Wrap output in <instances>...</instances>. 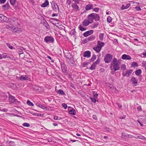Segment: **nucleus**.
I'll return each instance as SVG.
<instances>
[{
    "mask_svg": "<svg viewBox=\"0 0 146 146\" xmlns=\"http://www.w3.org/2000/svg\"><path fill=\"white\" fill-rule=\"evenodd\" d=\"M99 9L98 8H95L94 9V11L96 12H98Z\"/></svg>",
    "mask_w": 146,
    "mask_h": 146,
    "instance_id": "nucleus-50",
    "label": "nucleus"
},
{
    "mask_svg": "<svg viewBox=\"0 0 146 146\" xmlns=\"http://www.w3.org/2000/svg\"><path fill=\"white\" fill-rule=\"evenodd\" d=\"M62 106L65 109H66L67 107V105L65 103H63L62 104Z\"/></svg>",
    "mask_w": 146,
    "mask_h": 146,
    "instance_id": "nucleus-45",
    "label": "nucleus"
},
{
    "mask_svg": "<svg viewBox=\"0 0 146 146\" xmlns=\"http://www.w3.org/2000/svg\"><path fill=\"white\" fill-rule=\"evenodd\" d=\"M58 117L56 116H55L54 117V119L55 120H58Z\"/></svg>",
    "mask_w": 146,
    "mask_h": 146,
    "instance_id": "nucleus-60",
    "label": "nucleus"
},
{
    "mask_svg": "<svg viewBox=\"0 0 146 146\" xmlns=\"http://www.w3.org/2000/svg\"><path fill=\"white\" fill-rule=\"evenodd\" d=\"M49 4V2L48 1H45V2L42 3V4L41 5V6L42 7H45L47 6Z\"/></svg>",
    "mask_w": 146,
    "mask_h": 146,
    "instance_id": "nucleus-26",
    "label": "nucleus"
},
{
    "mask_svg": "<svg viewBox=\"0 0 146 146\" xmlns=\"http://www.w3.org/2000/svg\"><path fill=\"white\" fill-rule=\"evenodd\" d=\"M91 52L89 51H87L84 52L83 56L84 57L89 58L91 56Z\"/></svg>",
    "mask_w": 146,
    "mask_h": 146,
    "instance_id": "nucleus-9",
    "label": "nucleus"
},
{
    "mask_svg": "<svg viewBox=\"0 0 146 146\" xmlns=\"http://www.w3.org/2000/svg\"><path fill=\"white\" fill-rule=\"evenodd\" d=\"M96 98H94L90 97V99L91 101L94 103H95L96 102Z\"/></svg>",
    "mask_w": 146,
    "mask_h": 146,
    "instance_id": "nucleus-42",
    "label": "nucleus"
},
{
    "mask_svg": "<svg viewBox=\"0 0 146 146\" xmlns=\"http://www.w3.org/2000/svg\"><path fill=\"white\" fill-rule=\"evenodd\" d=\"M71 3V1H66V4L69 5H70V4Z\"/></svg>",
    "mask_w": 146,
    "mask_h": 146,
    "instance_id": "nucleus-56",
    "label": "nucleus"
},
{
    "mask_svg": "<svg viewBox=\"0 0 146 146\" xmlns=\"http://www.w3.org/2000/svg\"><path fill=\"white\" fill-rule=\"evenodd\" d=\"M112 58V55L108 53L105 56L104 60L106 63H109L111 62Z\"/></svg>",
    "mask_w": 146,
    "mask_h": 146,
    "instance_id": "nucleus-3",
    "label": "nucleus"
},
{
    "mask_svg": "<svg viewBox=\"0 0 146 146\" xmlns=\"http://www.w3.org/2000/svg\"><path fill=\"white\" fill-rule=\"evenodd\" d=\"M90 22L88 19H85L82 23V25L84 26H88L90 24Z\"/></svg>",
    "mask_w": 146,
    "mask_h": 146,
    "instance_id": "nucleus-11",
    "label": "nucleus"
},
{
    "mask_svg": "<svg viewBox=\"0 0 146 146\" xmlns=\"http://www.w3.org/2000/svg\"><path fill=\"white\" fill-rule=\"evenodd\" d=\"M61 67L62 71H63L64 72L66 71V66L64 64H62L61 65Z\"/></svg>",
    "mask_w": 146,
    "mask_h": 146,
    "instance_id": "nucleus-25",
    "label": "nucleus"
},
{
    "mask_svg": "<svg viewBox=\"0 0 146 146\" xmlns=\"http://www.w3.org/2000/svg\"><path fill=\"white\" fill-rule=\"evenodd\" d=\"M76 33L75 29H73L70 32V34L71 35H73Z\"/></svg>",
    "mask_w": 146,
    "mask_h": 146,
    "instance_id": "nucleus-39",
    "label": "nucleus"
},
{
    "mask_svg": "<svg viewBox=\"0 0 146 146\" xmlns=\"http://www.w3.org/2000/svg\"><path fill=\"white\" fill-rule=\"evenodd\" d=\"M121 58L123 60H130L131 59V58L130 56L126 54H123L122 55Z\"/></svg>",
    "mask_w": 146,
    "mask_h": 146,
    "instance_id": "nucleus-10",
    "label": "nucleus"
},
{
    "mask_svg": "<svg viewBox=\"0 0 146 146\" xmlns=\"http://www.w3.org/2000/svg\"><path fill=\"white\" fill-rule=\"evenodd\" d=\"M122 69L123 70H125L126 69V66L125 64H123L122 66L121 67Z\"/></svg>",
    "mask_w": 146,
    "mask_h": 146,
    "instance_id": "nucleus-49",
    "label": "nucleus"
},
{
    "mask_svg": "<svg viewBox=\"0 0 146 146\" xmlns=\"http://www.w3.org/2000/svg\"><path fill=\"white\" fill-rule=\"evenodd\" d=\"M23 53V52L21 51H20L19 52V55H20V54H22Z\"/></svg>",
    "mask_w": 146,
    "mask_h": 146,
    "instance_id": "nucleus-64",
    "label": "nucleus"
},
{
    "mask_svg": "<svg viewBox=\"0 0 146 146\" xmlns=\"http://www.w3.org/2000/svg\"><path fill=\"white\" fill-rule=\"evenodd\" d=\"M93 5L92 4H88L87 5L86 7V9L87 11L93 9Z\"/></svg>",
    "mask_w": 146,
    "mask_h": 146,
    "instance_id": "nucleus-18",
    "label": "nucleus"
},
{
    "mask_svg": "<svg viewBox=\"0 0 146 146\" xmlns=\"http://www.w3.org/2000/svg\"><path fill=\"white\" fill-rule=\"evenodd\" d=\"M7 18L6 16L0 14V21H5L7 20Z\"/></svg>",
    "mask_w": 146,
    "mask_h": 146,
    "instance_id": "nucleus-16",
    "label": "nucleus"
},
{
    "mask_svg": "<svg viewBox=\"0 0 146 146\" xmlns=\"http://www.w3.org/2000/svg\"><path fill=\"white\" fill-rule=\"evenodd\" d=\"M9 1L12 5L13 6L15 5L16 1Z\"/></svg>",
    "mask_w": 146,
    "mask_h": 146,
    "instance_id": "nucleus-43",
    "label": "nucleus"
},
{
    "mask_svg": "<svg viewBox=\"0 0 146 146\" xmlns=\"http://www.w3.org/2000/svg\"><path fill=\"white\" fill-rule=\"evenodd\" d=\"M88 38L85 39L83 40V43H85L87 42H89L88 40Z\"/></svg>",
    "mask_w": 146,
    "mask_h": 146,
    "instance_id": "nucleus-53",
    "label": "nucleus"
},
{
    "mask_svg": "<svg viewBox=\"0 0 146 146\" xmlns=\"http://www.w3.org/2000/svg\"><path fill=\"white\" fill-rule=\"evenodd\" d=\"M6 1H0L1 3H4Z\"/></svg>",
    "mask_w": 146,
    "mask_h": 146,
    "instance_id": "nucleus-61",
    "label": "nucleus"
},
{
    "mask_svg": "<svg viewBox=\"0 0 146 146\" xmlns=\"http://www.w3.org/2000/svg\"><path fill=\"white\" fill-rule=\"evenodd\" d=\"M28 78V77L27 76H21L20 77L19 79L21 80H27Z\"/></svg>",
    "mask_w": 146,
    "mask_h": 146,
    "instance_id": "nucleus-21",
    "label": "nucleus"
},
{
    "mask_svg": "<svg viewBox=\"0 0 146 146\" xmlns=\"http://www.w3.org/2000/svg\"><path fill=\"white\" fill-rule=\"evenodd\" d=\"M120 63L117 61V58H113L110 64V70H114V71L119 70L120 68Z\"/></svg>",
    "mask_w": 146,
    "mask_h": 146,
    "instance_id": "nucleus-1",
    "label": "nucleus"
},
{
    "mask_svg": "<svg viewBox=\"0 0 146 146\" xmlns=\"http://www.w3.org/2000/svg\"><path fill=\"white\" fill-rule=\"evenodd\" d=\"M47 57L49 59H50V60H51V61L52 62H54V60H52V58H51V57H50V56H47Z\"/></svg>",
    "mask_w": 146,
    "mask_h": 146,
    "instance_id": "nucleus-55",
    "label": "nucleus"
},
{
    "mask_svg": "<svg viewBox=\"0 0 146 146\" xmlns=\"http://www.w3.org/2000/svg\"><path fill=\"white\" fill-rule=\"evenodd\" d=\"M135 138H138L139 139H143L144 140H145L146 139V138L144 136H142V135H140L139 136H138L137 137V138H136L135 137Z\"/></svg>",
    "mask_w": 146,
    "mask_h": 146,
    "instance_id": "nucleus-34",
    "label": "nucleus"
},
{
    "mask_svg": "<svg viewBox=\"0 0 146 146\" xmlns=\"http://www.w3.org/2000/svg\"><path fill=\"white\" fill-rule=\"evenodd\" d=\"M100 59L99 58H98L96 62H94V63L96 64V65L97 64H98L100 63Z\"/></svg>",
    "mask_w": 146,
    "mask_h": 146,
    "instance_id": "nucleus-37",
    "label": "nucleus"
},
{
    "mask_svg": "<svg viewBox=\"0 0 146 146\" xmlns=\"http://www.w3.org/2000/svg\"><path fill=\"white\" fill-rule=\"evenodd\" d=\"M116 104H117V105L118 106L119 108H120L122 107V106L121 105H120L118 103H117Z\"/></svg>",
    "mask_w": 146,
    "mask_h": 146,
    "instance_id": "nucleus-58",
    "label": "nucleus"
},
{
    "mask_svg": "<svg viewBox=\"0 0 146 146\" xmlns=\"http://www.w3.org/2000/svg\"><path fill=\"white\" fill-rule=\"evenodd\" d=\"M93 49L97 52H99L101 49L100 48L98 47L97 46L96 47H93Z\"/></svg>",
    "mask_w": 146,
    "mask_h": 146,
    "instance_id": "nucleus-20",
    "label": "nucleus"
},
{
    "mask_svg": "<svg viewBox=\"0 0 146 146\" xmlns=\"http://www.w3.org/2000/svg\"><path fill=\"white\" fill-rule=\"evenodd\" d=\"M53 125L54 126H57L58 125V124H57V123H53Z\"/></svg>",
    "mask_w": 146,
    "mask_h": 146,
    "instance_id": "nucleus-63",
    "label": "nucleus"
},
{
    "mask_svg": "<svg viewBox=\"0 0 146 146\" xmlns=\"http://www.w3.org/2000/svg\"><path fill=\"white\" fill-rule=\"evenodd\" d=\"M27 104L29 106H33L34 104H33L29 100H28L27 101Z\"/></svg>",
    "mask_w": 146,
    "mask_h": 146,
    "instance_id": "nucleus-36",
    "label": "nucleus"
},
{
    "mask_svg": "<svg viewBox=\"0 0 146 146\" xmlns=\"http://www.w3.org/2000/svg\"><path fill=\"white\" fill-rule=\"evenodd\" d=\"M23 125L24 127H29L30 126V125L27 123H23Z\"/></svg>",
    "mask_w": 146,
    "mask_h": 146,
    "instance_id": "nucleus-40",
    "label": "nucleus"
},
{
    "mask_svg": "<svg viewBox=\"0 0 146 146\" xmlns=\"http://www.w3.org/2000/svg\"><path fill=\"white\" fill-rule=\"evenodd\" d=\"M14 27V26L12 25H7L6 26V28L12 31Z\"/></svg>",
    "mask_w": 146,
    "mask_h": 146,
    "instance_id": "nucleus-22",
    "label": "nucleus"
},
{
    "mask_svg": "<svg viewBox=\"0 0 146 146\" xmlns=\"http://www.w3.org/2000/svg\"><path fill=\"white\" fill-rule=\"evenodd\" d=\"M130 6V3H128L127 4L125 5H123L121 7V9L124 10L128 8Z\"/></svg>",
    "mask_w": 146,
    "mask_h": 146,
    "instance_id": "nucleus-15",
    "label": "nucleus"
},
{
    "mask_svg": "<svg viewBox=\"0 0 146 146\" xmlns=\"http://www.w3.org/2000/svg\"><path fill=\"white\" fill-rule=\"evenodd\" d=\"M71 109L69 111V113L70 114L72 115H76V110L73 108H71Z\"/></svg>",
    "mask_w": 146,
    "mask_h": 146,
    "instance_id": "nucleus-17",
    "label": "nucleus"
},
{
    "mask_svg": "<svg viewBox=\"0 0 146 146\" xmlns=\"http://www.w3.org/2000/svg\"><path fill=\"white\" fill-rule=\"evenodd\" d=\"M104 34L103 33H101L100 34L99 36V38L101 40H103V37H104Z\"/></svg>",
    "mask_w": 146,
    "mask_h": 146,
    "instance_id": "nucleus-35",
    "label": "nucleus"
},
{
    "mask_svg": "<svg viewBox=\"0 0 146 146\" xmlns=\"http://www.w3.org/2000/svg\"><path fill=\"white\" fill-rule=\"evenodd\" d=\"M94 98H97L98 96V94L97 93H95L94 92H93V93Z\"/></svg>",
    "mask_w": 146,
    "mask_h": 146,
    "instance_id": "nucleus-44",
    "label": "nucleus"
},
{
    "mask_svg": "<svg viewBox=\"0 0 146 146\" xmlns=\"http://www.w3.org/2000/svg\"><path fill=\"white\" fill-rule=\"evenodd\" d=\"M135 9L138 11H140L141 10L140 7H135Z\"/></svg>",
    "mask_w": 146,
    "mask_h": 146,
    "instance_id": "nucleus-47",
    "label": "nucleus"
},
{
    "mask_svg": "<svg viewBox=\"0 0 146 146\" xmlns=\"http://www.w3.org/2000/svg\"><path fill=\"white\" fill-rule=\"evenodd\" d=\"M132 65L134 66H138L137 63H136L135 62H133L132 63Z\"/></svg>",
    "mask_w": 146,
    "mask_h": 146,
    "instance_id": "nucleus-48",
    "label": "nucleus"
},
{
    "mask_svg": "<svg viewBox=\"0 0 146 146\" xmlns=\"http://www.w3.org/2000/svg\"><path fill=\"white\" fill-rule=\"evenodd\" d=\"M141 73V70L140 69H139L135 71V73L137 76L139 75Z\"/></svg>",
    "mask_w": 146,
    "mask_h": 146,
    "instance_id": "nucleus-29",
    "label": "nucleus"
},
{
    "mask_svg": "<svg viewBox=\"0 0 146 146\" xmlns=\"http://www.w3.org/2000/svg\"><path fill=\"white\" fill-rule=\"evenodd\" d=\"M88 20L92 23L93 22L94 19L95 21H97L99 20L100 17L98 15L95 13H93L88 15Z\"/></svg>",
    "mask_w": 146,
    "mask_h": 146,
    "instance_id": "nucleus-2",
    "label": "nucleus"
},
{
    "mask_svg": "<svg viewBox=\"0 0 146 146\" xmlns=\"http://www.w3.org/2000/svg\"><path fill=\"white\" fill-rule=\"evenodd\" d=\"M88 64V63L87 62H84L82 64V66L83 67H85Z\"/></svg>",
    "mask_w": 146,
    "mask_h": 146,
    "instance_id": "nucleus-46",
    "label": "nucleus"
},
{
    "mask_svg": "<svg viewBox=\"0 0 146 146\" xmlns=\"http://www.w3.org/2000/svg\"><path fill=\"white\" fill-rule=\"evenodd\" d=\"M57 93L58 94L62 95H63L65 94V93L64 92L63 90L61 89L58 90L57 91Z\"/></svg>",
    "mask_w": 146,
    "mask_h": 146,
    "instance_id": "nucleus-32",
    "label": "nucleus"
},
{
    "mask_svg": "<svg viewBox=\"0 0 146 146\" xmlns=\"http://www.w3.org/2000/svg\"><path fill=\"white\" fill-rule=\"evenodd\" d=\"M131 81V82L134 84H137V80L134 77L132 78Z\"/></svg>",
    "mask_w": 146,
    "mask_h": 146,
    "instance_id": "nucleus-23",
    "label": "nucleus"
},
{
    "mask_svg": "<svg viewBox=\"0 0 146 146\" xmlns=\"http://www.w3.org/2000/svg\"><path fill=\"white\" fill-rule=\"evenodd\" d=\"M125 117V116H121L119 117V118L121 119H124Z\"/></svg>",
    "mask_w": 146,
    "mask_h": 146,
    "instance_id": "nucleus-57",
    "label": "nucleus"
},
{
    "mask_svg": "<svg viewBox=\"0 0 146 146\" xmlns=\"http://www.w3.org/2000/svg\"><path fill=\"white\" fill-rule=\"evenodd\" d=\"M96 55L94 54L92 56L90 60V62H93L95 59H96Z\"/></svg>",
    "mask_w": 146,
    "mask_h": 146,
    "instance_id": "nucleus-33",
    "label": "nucleus"
},
{
    "mask_svg": "<svg viewBox=\"0 0 146 146\" xmlns=\"http://www.w3.org/2000/svg\"><path fill=\"white\" fill-rule=\"evenodd\" d=\"M6 45L7 46H8L9 48L11 49H14V47L12 46L11 45H10L8 43H7L6 44Z\"/></svg>",
    "mask_w": 146,
    "mask_h": 146,
    "instance_id": "nucleus-41",
    "label": "nucleus"
},
{
    "mask_svg": "<svg viewBox=\"0 0 146 146\" xmlns=\"http://www.w3.org/2000/svg\"><path fill=\"white\" fill-rule=\"evenodd\" d=\"M44 41L46 43H53L54 42V39L51 36H48L45 37Z\"/></svg>",
    "mask_w": 146,
    "mask_h": 146,
    "instance_id": "nucleus-4",
    "label": "nucleus"
},
{
    "mask_svg": "<svg viewBox=\"0 0 146 146\" xmlns=\"http://www.w3.org/2000/svg\"><path fill=\"white\" fill-rule=\"evenodd\" d=\"M132 71L133 70L131 69L129 70H128L126 71L125 73L123 71L122 74V75L124 76H126L127 77H129L130 76Z\"/></svg>",
    "mask_w": 146,
    "mask_h": 146,
    "instance_id": "nucleus-6",
    "label": "nucleus"
},
{
    "mask_svg": "<svg viewBox=\"0 0 146 146\" xmlns=\"http://www.w3.org/2000/svg\"><path fill=\"white\" fill-rule=\"evenodd\" d=\"M112 21L111 17L110 16H108L107 18V21L109 23H111Z\"/></svg>",
    "mask_w": 146,
    "mask_h": 146,
    "instance_id": "nucleus-38",
    "label": "nucleus"
},
{
    "mask_svg": "<svg viewBox=\"0 0 146 146\" xmlns=\"http://www.w3.org/2000/svg\"><path fill=\"white\" fill-rule=\"evenodd\" d=\"M9 100L11 103H14L17 101V100L15 99V98L11 95H9Z\"/></svg>",
    "mask_w": 146,
    "mask_h": 146,
    "instance_id": "nucleus-7",
    "label": "nucleus"
},
{
    "mask_svg": "<svg viewBox=\"0 0 146 146\" xmlns=\"http://www.w3.org/2000/svg\"><path fill=\"white\" fill-rule=\"evenodd\" d=\"M96 65L94 63L91 65V67L90 68V69L91 70H93L95 69Z\"/></svg>",
    "mask_w": 146,
    "mask_h": 146,
    "instance_id": "nucleus-31",
    "label": "nucleus"
},
{
    "mask_svg": "<svg viewBox=\"0 0 146 146\" xmlns=\"http://www.w3.org/2000/svg\"><path fill=\"white\" fill-rule=\"evenodd\" d=\"M137 109L138 111H142L141 107V106H138L137 108Z\"/></svg>",
    "mask_w": 146,
    "mask_h": 146,
    "instance_id": "nucleus-51",
    "label": "nucleus"
},
{
    "mask_svg": "<svg viewBox=\"0 0 146 146\" xmlns=\"http://www.w3.org/2000/svg\"><path fill=\"white\" fill-rule=\"evenodd\" d=\"M93 118L95 120H96L97 119V117L96 115H93L92 116Z\"/></svg>",
    "mask_w": 146,
    "mask_h": 146,
    "instance_id": "nucleus-54",
    "label": "nucleus"
},
{
    "mask_svg": "<svg viewBox=\"0 0 146 146\" xmlns=\"http://www.w3.org/2000/svg\"><path fill=\"white\" fill-rule=\"evenodd\" d=\"M78 28L79 29L82 31H86V28H84L82 26V25H80L78 26Z\"/></svg>",
    "mask_w": 146,
    "mask_h": 146,
    "instance_id": "nucleus-27",
    "label": "nucleus"
},
{
    "mask_svg": "<svg viewBox=\"0 0 146 146\" xmlns=\"http://www.w3.org/2000/svg\"><path fill=\"white\" fill-rule=\"evenodd\" d=\"M95 36L93 35L87 38L89 41L94 40L95 38Z\"/></svg>",
    "mask_w": 146,
    "mask_h": 146,
    "instance_id": "nucleus-19",
    "label": "nucleus"
},
{
    "mask_svg": "<svg viewBox=\"0 0 146 146\" xmlns=\"http://www.w3.org/2000/svg\"><path fill=\"white\" fill-rule=\"evenodd\" d=\"M7 56H7V55L6 54H4L2 56V58H7Z\"/></svg>",
    "mask_w": 146,
    "mask_h": 146,
    "instance_id": "nucleus-52",
    "label": "nucleus"
},
{
    "mask_svg": "<svg viewBox=\"0 0 146 146\" xmlns=\"http://www.w3.org/2000/svg\"><path fill=\"white\" fill-rule=\"evenodd\" d=\"M104 45V42H101L100 40H98L97 42V46L100 48H102V47H103Z\"/></svg>",
    "mask_w": 146,
    "mask_h": 146,
    "instance_id": "nucleus-14",
    "label": "nucleus"
},
{
    "mask_svg": "<svg viewBox=\"0 0 146 146\" xmlns=\"http://www.w3.org/2000/svg\"><path fill=\"white\" fill-rule=\"evenodd\" d=\"M51 4L52 6L54 9H56L57 7H58L56 3H54L53 1H52Z\"/></svg>",
    "mask_w": 146,
    "mask_h": 146,
    "instance_id": "nucleus-30",
    "label": "nucleus"
},
{
    "mask_svg": "<svg viewBox=\"0 0 146 146\" xmlns=\"http://www.w3.org/2000/svg\"><path fill=\"white\" fill-rule=\"evenodd\" d=\"M72 7L74 9L78 10V6L76 3H73L72 5Z\"/></svg>",
    "mask_w": 146,
    "mask_h": 146,
    "instance_id": "nucleus-24",
    "label": "nucleus"
},
{
    "mask_svg": "<svg viewBox=\"0 0 146 146\" xmlns=\"http://www.w3.org/2000/svg\"><path fill=\"white\" fill-rule=\"evenodd\" d=\"M36 105L38 106V107H39L42 109L43 110H47V108L46 107L42 105V104H41L39 103L38 102H36Z\"/></svg>",
    "mask_w": 146,
    "mask_h": 146,
    "instance_id": "nucleus-13",
    "label": "nucleus"
},
{
    "mask_svg": "<svg viewBox=\"0 0 146 146\" xmlns=\"http://www.w3.org/2000/svg\"><path fill=\"white\" fill-rule=\"evenodd\" d=\"M137 121L140 124V125L141 126H143V124L141 123L139 120H137Z\"/></svg>",
    "mask_w": 146,
    "mask_h": 146,
    "instance_id": "nucleus-59",
    "label": "nucleus"
},
{
    "mask_svg": "<svg viewBox=\"0 0 146 146\" xmlns=\"http://www.w3.org/2000/svg\"><path fill=\"white\" fill-rule=\"evenodd\" d=\"M121 137L126 140L129 138H135V137L132 135H129L126 133L124 132L122 133Z\"/></svg>",
    "mask_w": 146,
    "mask_h": 146,
    "instance_id": "nucleus-5",
    "label": "nucleus"
},
{
    "mask_svg": "<svg viewBox=\"0 0 146 146\" xmlns=\"http://www.w3.org/2000/svg\"><path fill=\"white\" fill-rule=\"evenodd\" d=\"M12 32L17 33H21V30L20 28L19 27L14 26Z\"/></svg>",
    "mask_w": 146,
    "mask_h": 146,
    "instance_id": "nucleus-12",
    "label": "nucleus"
},
{
    "mask_svg": "<svg viewBox=\"0 0 146 146\" xmlns=\"http://www.w3.org/2000/svg\"><path fill=\"white\" fill-rule=\"evenodd\" d=\"M57 15H57V14H54H54H53L52 15V17H54V16H57Z\"/></svg>",
    "mask_w": 146,
    "mask_h": 146,
    "instance_id": "nucleus-62",
    "label": "nucleus"
},
{
    "mask_svg": "<svg viewBox=\"0 0 146 146\" xmlns=\"http://www.w3.org/2000/svg\"><path fill=\"white\" fill-rule=\"evenodd\" d=\"M94 31L92 30L88 31L83 34V35L85 37H87L89 35H91L93 33Z\"/></svg>",
    "mask_w": 146,
    "mask_h": 146,
    "instance_id": "nucleus-8",
    "label": "nucleus"
},
{
    "mask_svg": "<svg viewBox=\"0 0 146 146\" xmlns=\"http://www.w3.org/2000/svg\"><path fill=\"white\" fill-rule=\"evenodd\" d=\"M9 7V5L7 3L5 5H2V7L4 9L6 10L8 9Z\"/></svg>",
    "mask_w": 146,
    "mask_h": 146,
    "instance_id": "nucleus-28",
    "label": "nucleus"
}]
</instances>
